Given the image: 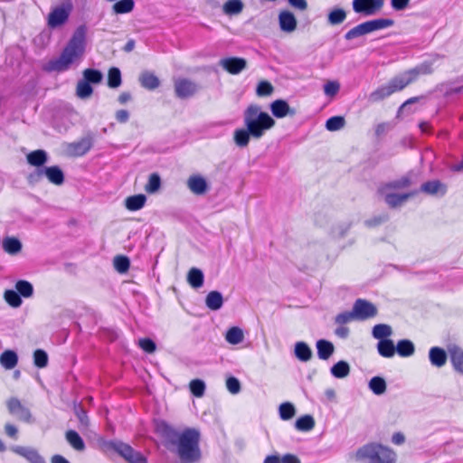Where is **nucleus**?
Instances as JSON below:
<instances>
[{
  "mask_svg": "<svg viewBox=\"0 0 463 463\" xmlns=\"http://www.w3.org/2000/svg\"><path fill=\"white\" fill-rule=\"evenodd\" d=\"M345 120L342 116H334L326 122V128L329 131H337L345 127Z\"/></svg>",
  "mask_w": 463,
  "mask_h": 463,
  "instance_id": "nucleus-57",
  "label": "nucleus"
},
{
  "mask_svg": "<svg viewBox=\"0 0 463 463\" xmlns=\"http://www.w3.org/2000/svg\"><path fill=\"white\" fill-rule=\"evenodd\" d=\"M15 290L19 293L22 298H31L33 295V286L31 282L19 279L15 283Z\"/></svg>",
  "mask_w": 463,
  "mask_h": 463,
  "instance_id": "nucleus-47",
  "label": "nucleus"
},
{
  "mask_svg": "<svg viewBox=\"0 0 463 463\" xmlns=\"http://www.w3.org/2000/svg\"><path fill=\"white\" fill-rule=\"evenodd\" d=\"M17 363L18 355L14 350H5L0 355V364L6 370L14 368Z\"/></svg>",
  "mask_w": 463,
  "mask_h": 463,
  "instance_id": "nucleus-35",
  "label": "nucleus"
},
{
  "mask_svg": "<svg viewBox=\"0 0 463 463\" xmlns=\"http://www.w3.org/2000/svg\"><path fill=\"white\" fill-rule=\"evenodd\" d=\"M356 460L361 463H395V453L380 443H367L355 453Z\"/></svg>",
  "mask_w": 463,
  "mask_h": 463,
  "instance_id": "nucleus-4",
  "label": "nucleus"
},
{
  "mask_svg": "<svg viewBox=\"0 0 463 463\" xmlns=\"http://www.w3.org/2000/svg\"><path fill=\"white\" fill-rule=\"evenodd\" d=\"M315 427V420L313 416L306 414L297 419L295 428L300 431H309Z\"/></svg>",
  "mask_w": 463,
  "mask_h": 463,
  "instance_id": "nucleus-45",
  "label": "nucleus"
},
{
  "mask_svg": "<svg viewBox=\"0 0 463 463\" xmlns=\"http://www.w3.org/2000/svg\"><path fill=\"white\" fill-rule=\"evenodd\" d=\"M355 319L353 310L352 311H345L339 313L335 317V323L338 326H345L347 323H350L352 320Z\"/></svg>",
  "mask_w": 463,
  "mask_h": 463,
  "instance_id": "nucleus-62",
  "label": "nucleus"
},
{
  "mask_svg": "<svg viewBox=\"0 0 463 463\" xmlns=\"http://www.w3.org/2000/svg\"><path fill=\"white\" fill-rule=\"evenodd\" d=\"M3 250L11 255H15L22 250L23 245L19 239L15 237H5L3 240Z\"/></svg>",
  "mask_w": 463,
  "mask_h": 463,
  "instance_id": "nucleus-32",
  "label": "nucleus"
},
{
  "mask_svg": "<svg viewBox=\"0 0 463 463\" xmlns=\"http://www.w3.org/2000/svg\"><path fill=\"white\" fill-rule=\"evenodd\" d=\"M122 83L121 71L118 67H111L108 73V86L111 89L118 88Z\"/></svg>",
  "mask_w": 463,
  "mask_h": 463,
  "instance_id": "nucleus-48",
  "label": "nucleus"
},
{
  "mask_svg": "<svg viewBox=\"0 0 463 463\" xmlns=\"http://www.w3.org/2000/svg\"><path fill=\"white\" fill-rule=\"evenodd\" d=\"M244 126L252 133V137L260 139L267 130L275 126V119L257 104H250L243 112Z\"/></svg>",
  "mask_w": 463,
  "mask_h": 463,
  "instance_id": "nucleus-3",
  "label": "nucleus"
},
{
  "mask_svg": "<svg viewBox=\"0 0 463 463\" xmlns=\"http://www.w3.org/2000/svg\"><path fill=\"white\" fill-rule=\"evenodd\" d=\"M146 202V196L143 194L128 196L125 200V206L128 210L135 212L142 209Z\"/></svg>",
  "mask_w": 463,
  "mask_h": 463,
  "instance_id": "nucleus-34",
  "label": "nucleus"
},
{
  "mask_svg": "<svg viewBox=\"0 0 463 463\" xmlns=\"http://www.w3.org/2000/svg\"><path fill=\"white\" fill-rule=\"evenodd\" d=\"M187 186L192 193L201 195L208 190V184L204 177L199 175H191L187 180Z\"/></svg>",
  "mask_w": 463,
  "mask_h": 463,
  "instance_id": "nucleus-22",
  "label": "nucleus"
},
{
  "mask_svg": "<svg viewBox=\"0 0 463 463\" xmlns=\"http://www.w3.org/2000/svg\"><path fill=\"white\" fill-rule=\"evenodd\" d=\"M219 64L227 72L236 75L246 69L247 61L241 57H228L221 59Z\"/></svg>",
  "mask_w": 463,
  "mask_h": 463,
  "instance_id": "nucleus-15",
  "label": "nucleus"
},
{
  "mask_svg": "<svg viewBox=\"0 0 463 463\" xmlns=\"http://www.w3.org/2000/svg\"><path fill=\"white\" fill-rule=\"evenodd\" d=\"M383 5L378 0H353L352 2L353 10L364 16L375 14Z\"/></svg>",
  "mask_w": 463,
  "mask_h": 463,
  "instance_id": "nucleus-13",
  "label": "nucleus"
},
{
  "mask_svg": "<svg viewBox=\"0 0 463 463\" xmlns=\"http://www.w3.org/2000/svg\"><path fill=\"white\" fill-rule=\"evenodd\" d=\"M205 389V383L202 379H194L189 383V390L194 397H203L204 395Z\"/></svg>",
  "mask_w": 463,
  "mask_h": 463,
  "instance_id": "nucleus-51",
  "label": "nucleus"
},
{
  "mask_svg": "<svg viewBox=\"0 0 463 463\" xmlns=\"http://www.w3.org/2000/svg\"><path fill=\"white\" fill-rule=\"evenodd\" d=\"M317 350V356L321 360H327L335 351L334 345L326 339H319L316 344Z\"/></svg>",
  "mask_w": 463,
  "mask_h": 463,
  "instance_id": "nucleus-29",
  "label": "nucleus"
},
{
  "mask_svg": "<svg viewBox=\"0 0 463 463\" xmlns=\"http://www.w3.org/2000/svg\"><path fill=\"white\" fill-rule=\"evenodd\" d=\"M45 177L51 184L61 185L65 181V175L59 165L45 166L40 169H34L27 176L30 184H35Z\"/></svg>",
  "mask_w": 463,
  "mask_h": 463,
  "instance_id": "nucleus-7",
  "label": "nucleus"
},
{
  "mask_svg": "<svg viewBox=\"0 0 463 463\" xmlns=\"http://www.w3.org/2000/svg\"><path fill=\"white\" fill-rule=\"evenodd\" d=\"M11 450L24 458L30 463H47L44 458L38 452V450L32 447L13 446Z\"/></svg>",
  "mask_w": 463,
  "mask_h": 463,
  "instance_id": "nucleus-16",
  "label": "nucleus"
},
{
  "mask_svg": "<svg viewBox=\"0 0 463 463\" xmlns=\"http://www.w3.org/2000/svg\"><path fill=\"white\" fill-rule=\"evenodd\" d=\"M4 298L12 307H19L22 305V297L15 289H6Z\"/></svg>",
  "mask_w": 463,
  "mask_h": 463,
  "instance_id": "nucleus-54",
  "label": "nucleus"
},
{
  "mask_svg": "<svg viewBox=\"0 0 463 463\" xmlns=\"http://www.w3.org/2000/svg\"><path fill=\"white\" fill-rule=\"evenodd\" d=\"M448 354L442 347L433 346L429 350V360L432 366L440 368L448 360Z\"/></svg>",
  "mask_w": 463,
  "mask_h": 463,
  "instance_id": "nucleus-23",
  "label": "nucleus"
},
{
  "mask_svg": "<svg viewBox=\"0 0 463 463\" xmlns=\"http://www.w3.org/2000/svg\"><path fill=\"white\" fill-rule=\"evenodd\" d=\"M413 173L408 172L402 177L392 180L380 184L381 191L385 193V190H402L410 187L412 184Z\"/></svg>",
  "mask_w": 463,
  "mask_h": 463,
  "instance_id": "nucleus-17",
  "label": "nucleus"
},
{
  "mask_svg": "<svg viewBox=\"0 0 463 463\" xmlns=\"http://www.w3.org/2000/svg\"><path fill=\"white\" fill-rule=\"evenodd\" d=\"M243 331L238 326L229 328L225 335V340L231 345H238L243 341Z\"/></svg>",
  "mask_w": 463,
  "mask_h": 463,
  "instance_id": "nucleus-46",
  "label": "nucleus"
},
{
  "mask_svg": "<svg viewBox=\"0 0 463 463\" xmlns=\"http://www.w3.org/2000/svg\"><path fill=\"white\" fill-rule=\"evenodd\" d=\"M74 411H75V414H76L80 425L83 427H88L90 420H89L87 411L80 406L75 408Z\"/></svg>",
  "mask_w": 463,
  "mask_h": 463,
  "instance_id": "nucleus-64",
  "label": "nucleus"
},
{
  "mask_svg": "<svg viewBox=\"0 0 463 463\" xmlns=\"http://www.w3.org/2000/svg\"><path fill=\"white\" fill-rule=\"evenodd\" d=\"M156 431L162 439L164 447L175 454L180 463H198L201 460L199 430L188 427L180 431L166 421L160 420L156 423Z\"/></svg>",
  "mask_w": 463,
  "mask_h": 463,
  "instance_id": "nucleus-1",
  "label": "nucleus"
},
{
  "mask_svg": "<svg viewBox=\"0 0 463 463\" xmlns=\"http://www.w3.org/2000/svg\"><path fill=\"white\" fill-rule=\"evenodd\" d=\"M9 412L17 417L18 420L30 423L33 421L30 410L24 407L17 398H11L7 402Z\"/></svg>",
  "mask_w": 463,
  "mask_h": 463,
  "instance_id": "nucleus-14",
  "label": "nucleus"
},
{
  "mask_svg": "<svg viewBox=\"0 0 463 463\" xmlns=\"http://www.w3.org/2000/svg\"><path fill=\"white\" fill-rule=\"evenodd\" d=\"M226 387L232 394H237L241 392V383L239 379L234 376H229L226 379Z\"/></svg>",
  "mask_w": 463,
  "mask_h": 463,
  "instance_id": "nucleus-63",
  "label": "nucleus"
},
{
  "mask_svg": "<svg viewBox=\"0 0 463 463\" xmlns=\"http://www.w3.org/2000/svg\"><path fill=\"white\" fill-rule=\"evenodd\" d=\"M377 351L379 354L384 358L393 357L396 353V347L392 339H383L378 341Z\"/></svg>",
  "mask_w": 463,
  "mask_h": 463,
  "instance_id": "nucleus-30",
  "label": "nucleus"
},
{
  "mask_svg": "<svg viewBox=\"0 0 463 463\" xmlns=\"http://www.w3.org/2000/svg\"><path fill=\"white\" fill-rule=\"evenodd\" d=\"M130 266L129 259L127 256L118 255L114 258V267L119 273H125Z\"/></svg>",
  "mask_w": 463,
  "mask_h": 463,
  "instance_id": "nucleus-58",
  "label": "nucleus"
},
{
  "mask_svg": "<svg viewBox=\"0 0 463 463\" xmlns=\"http://www.w3.org/2000/svg\"><path fill=\"white\" fill-rule=\"evenodd\" d=\"M353 312L357 320H365L377 315L376 307L366 299L357 298L353 306Z\"/></svg>",
  "mask_w": 463,
  "mask_h": 463,
  "instance_id": "nucleus-10",
  "label": "nucleus"
},
{
  "mask_svg": "<svg viewBox=\"0 0 463 463\" xmlns=\"http://www.w3.org/2000/svg\"><path fill=\"white\" fill-rule=\"evenodd\" d=\"M270 111L272 115L277 118H282L286 116H294L296 114V109L290 108L288 101L285 99H276L269 105Z\"/></svg>",
  "mask_w": 463,
  "mask_h": 463,
  "instance_id": "nucleus-18",
  "label": "nucleus"
},
{
  "mask_svg": "<svg viewBox=\"0 0 463 463\" xmlns=\"http://www.w3.org/2000/svg\"><path fill=\"white\" fill-rule=\"evenodd\" d=\"M139 82L144 89L148 90H154L160 85L159 79L148 71H145L140 74Z\"/></svg>",
  "mask_w": 463,
  "mask_h": 463,
  "instance_id": "nucleus-28",
  "label": "nucleus"
},
{
  "mask_svg": "<svg viewBox=\"0 0 463 463\" xmlns=\"http://www.w3.org/2000/svg\"><path fill=\"white\" fill-rule=\"evenodd\" d=\"M134 0H118L113 5V11L117 14H128L134 9Z\"/></svg>",
  "mask_w": 463,
  "mask_h": 463,
  "instance_id": "nucleus-50",
  "label": "nucleus"
},
{
  "mask_svg": "<svg viewBox=\"0 0 463 463\" xmlns=\"http://www.w3.org/2000/svg\"><path fill=\"white\" fill-rule=\"evenodd\" d=\"M377 194L383 197L385 203L392 209L402 206L409 198L416 194V192H409L404 194L392 193V190L381 191V186L377 188Z\"/></svg>",
  "mask_w": 463,
  "mask_h": 463,
  "instance_id": "nucleus-11",
  "label": "nucleus"
},
{
  "mask_svg": "<svg viewBox=\"0 0 463 463\" xmlns=\"http://www.w3.org/2000/svg\"><path fill=\"white\" fill-rule=\"evenodd\" d=\"M94 137L92 133H88L78 141L68 145V152L73 156H85L93 146Z\"/></svg>",
  "mask_w": 463,
  "mask_h": 463,
  "instance_id": "nucleus-12",
  "label": "nucleus"
},
{
  "mask_svg": "<svg viewBox=\"0 0 463 463\" xmlns=\"http://www.w3.org/2000/svg\"><path fill=\"white\" fill-rule=\"evenodd\" d=\"M48 354L43 349H36L33 352V364L37 368H44L48 365Z\"/></svg>",
  "mask_w": 463,
  "mask_h": 463,
  "instance_id": "nucleus-56",
  "label": "nucleus"
},
{
  "mask_svg": "<svg viewBox=\"0 0 463 463\" xmlns=\"http://www.w3.org/2000/svg\"><path fill=\"white\" fill-rule=\"evenodd\" d=\"M73 9L71 0H64L61 5L54 7L48 15V25L57 28L63 25L69 19Z\"/></svg>",
  "mask_w": 463,
  "mask_h": 463,
  "instance_id": "nucleus-8",
  "label": "nucleus"
},
{
  "mask_svg": "<svg viewBox=\"0 0 463 463\" xmlns=\"http://www.w3.org/2000/svg\"><path fill=\"white\" fill-rule=\"evenodd\" d=\"M250 137H252V133L246 127L234 130L233 140L239 147L247 146Z\"/></svg>",
  "mask_w": 463,
  "mask_h": 463,
  "instance_id": "nucleus-36",
  "label": "nucleus"
},
{
  "mask_svg": "<svg viewBox=\"0 0 463 463\" xmlns=\"http://www.w3.org/2000/svg\"><path fill=\"white\" fill-rule=\"evenodd\" d=\"M175 94L178 99H185L193 97L199 90V86L186 78H179L175 80Z\"/></svg>",
  "mask_w": 463,
  "mask_h": 463,
  "instance_id": "nucleus-9",
  "label": "nucleus"
},
{
  "mask_svg": "<svg viewBox=\"0 0 463 463\" xmlns=\"http://www.w3.org/2000/svg\"><path fill=\"white\" fill-rule=\"evenodd\" d=\"M448 352L453 369L463 375V349L452 345H449Z\"/></svg>",
  "mask_w": 463,
  "mask_h": 463,
  "instance_id": "nucleus-21",
  "label": "nucleus"
},
{
  "mask_svg": "<svg viewBox=\"0 0 463 463\" xmlns=\"http://www.w3.org/2000/svg\"><path fill=\"white\" fill-rule=\"evenodd\" d=\"M86 33L85 25L76 28L59 58L50 61V70L59 72L68 71L76 60L83 56L86 48Z\"/></svg>",
  "mask_w": 463,
  "mask_h": 463,
  "instance_id": "nucleus-2",
  "label": "nucleus"
},
{
  "mask_svg": "<svg viewBox=\"0 0 463 463\" xmlns=\"http://www.w3.org/2000/svg\"><path fill=\"white\" fill-rule=\"evenodd\" d=\"M274 90L272 84L268 80H261L258 83L256 93L260 97L270 95Z\"/></svg>",
  "mask_w": 463,
  "mask_h": 463,
  "instance_id": "nucleus-60",
  "label": "nucleus"
},
{
  "mask_svg": "<svg viewBox=\"0 0 463 463\" xmlns=\"http://www.w3.org/2000/svg\"><path fill=\"white\" fill-rule=\"evenodd\" d=\"M312 350L309 345L303 341L295 344L294 354L301 362H307L312 358Z\"/></svg>",
  "mask_w": 463,
  "mask_h": 463,
  "instance_id": "nucleus-31",
  "label": "nucleus"
},
{
  "mask_svg": "<svg viewBox=\"0 0 463 463\" xmlns=\"http://www.w3.org/2000/svg\"><path fill=\"white\" fill-rule=\"evenodd\" d=\"M187 282L194 288H200L204 282V275L202 269L192 268L187 273Z\"/></svg>",
  "mask_w": 463,
  "mask_h": 463,
  "instance_id": "nucleus-33",
  "label": "nucleus"
},
{
  "mask_svg": "<svg viewBox=\"0 0 463 463\" xmlns=\"http://www.w3.org/2000/svg\"><path fill=\"white\" fill-rule=\"evenodd\" d=\"M392 334L391 326L387 324H377L373 327L372 335L373 338L382 341L383 339H390Z\"/></svg>",
  "mask_w": 463,
  "mask_h": 463,
  "instance_id": "nucleus-41",
  "label": "nucleus"
},
{
  "mask_svg": "<svg viewBox=\"0 0 463 463\" xmlns=\"http://www.w3.org/2000/svg\"><path fill=\"white\" fill-rule=\"evenodd\" d=\"M346 19V12L341 7H334L327 14V23L330 25H337Z\"/></svg>",
  "mask_w": 463,
  "mask_h": 463,
  "instance_id": "nucleus-43",
  "label": "nucleus"
},
{
  "mask_svg": "<svg viewBox=\"0 0 463 463\" xmlns=\"http://www.w3.org/2000/svg\"><path fill=\"white\" fill-rule=\"evenodd\" d=\"M389 220V214L384 213L378 215H374L370 219L364 221L365 226L368 228H374L385 223Z\"/></svg>",
  "mask_w": 463,
  "mask_h": 463,
  "instance_id": "nucleus-59",
  "label": "nucleus"
},
{
  "mask_svg": "<svg viewBox=\"0 0 463 463\" xmlns=\"http://www.w3.org/2000/svg\"><path fill=\"white\" fill-rule=\"evenodd\" d=\"M396 347V353L402 357H410L415 353V345L409 339L399 340Z\"/></svg>",
  "mask_w": 463,
  "mask_h": 463,
  "instance_id": "nucleus-37",
  "label": "nucleus"
},
{
  "mask_svg": "<svg viewBox=\"0 0 463 463\" xmlns=\"http://www.w3.org/2000/svg\"><path fill=\"white\" fill-rule=\"evenodd\" d=\"M413 82V79L410 76L408 71H403L402 73L393 77L390 81V85L392 89H393V92L401 91L405 87Z\"/></svg>",
  "mask_w": 463,
  "mask_h": 463,
  "instance_id": "nucleus-25",
  "label": "nucleus"
},
{
  "mask_svg": "<svg viewBox=\"0 0 463 463\" xmlns=\"http://www.w3.org/2000/svg\"><path fill=\"white\" fill-rule=\"evenodd\" d=\"M368 388L375 395H382L386 392V381L382 376H373L368 383Z\"/></svg>",
  "mask_w": 463,
  "mask_h": 463,
  "instance_id": "nucleus-40",
  "label": "nucleus"
},
{
  "mask_svg": "<svg viewBox=\"0 0 463 463\" xmlns=\"http://www.w3.org/2000/svg\"><path fill=\"white\" fill-rule=\"evenodd\" d=\"M99 446L104 452H115L128 463H147L146 458L130 445L118 439H101Z\"/></svg>",
  "mask_w": 463,
  "mask_h": 463,
  "instance_id": "nucleus-5",
  "label": "nucleus"
},
{
  "mask_svg": "<svg viewBox=\"0 0 463 463\" xmlns=\"http://www.w3.org/2000/svg\"><path fill=\"white\" fill-rule=\"evenodd\" d=\"M242 9L243 3L241 0H228L223 5V12L229 15L238 14Z\"/></svg>",
  "mask_w": 463,
  "mask_h": 463,
  "instance_id": "nucleus-52",
  "label": "nucleus"
},
{
  "mask_svg": "<svg viewBox=\"0 0 463 463\" xmlns=\"http://www.w3.org/2000/svg\"><path fill=\"white\" fill-rule=\"evenodd\" d=\"M29 165L35 166V169L45 167L49 160L48 153L43 149H37L30 152L26 156Z\"/></svg>",
  "mask_w": 463,
  "mask_h": 463,
  "instance_id": "nucleus-24",
  "label": "nucleus"
},
{
  "mask_svg": "<svg viewBox=\"0 0 463 463\" xmlns=\"http://www.w3.org/2000/svg\"><path fill=\"white\" fill-rule=\"evenodd\" d=\"M222 294L218 290L210 291L205 298L206 307L213 311L220 310L223 306Z\"/></svg>",
  "mask_w": 463,
  "mask_h": 463,
  "instance_id": "nucleus-27",
  "label": "nucleus"
},
{
  "mask_svg": "<svg viewBox=\"0 0 463 463\" xmlns=\"http://www.w3.org/2000/svg\"><path fill=\"white\" fill-rule=\"evenodd\" d=\"M393 24L394 21L389 18H379L366 21L347 31L345 34V39L346 41H351L373 32L391 27Z\"/></svg>",
  "mask_w": 463,
  "mask_h": 463,
  "instance_id": "nucleus-6",
  "label": "nucleus"
},
{
  "mask_svg": "<svg viewBox=\"0 0 463 463\" xmlns=\"http://www.w3.org/2000/svg\"><path fill=\"white\" fill-rule=\"evenodd\" d=\"M420 191L430 195L444 196L447 194V185L439 180H430L420 185Z\"/></svg>",
  "mask_w": 463,
  "mask_h": 463,
  "instance_id": "nucleus-19",
  "label": "nucleus"
},
{
  "mask_svg": "<svg viewBox=\"0 0 463 463\" xmlns=\"http://www.w3.org/2000/svg\"><path fill=\"white\" fill-rule=\"evenodd\" d=\"M93 93L92 86L83 79L80 80L76 87V95L82 99L90 98Z\"/></svg>",
  "mask_w": 463,
  "mask_h": 463,
  "instance_id": "nucleus-49",
  "label": "nucleus"
},
{
  "mask_svg": "<svg viewBox=\"0 0 463 463\" xmlns=\"http://www.w3.org/2000/svg\"><path fill=\"white\" fill-rule=\"evenodd\" d=\"M82 79L90 85L99 84L103 80L102 72L99 70L93 68L85 69L82 72Z\"/></svg>",
  "mask_w": 463,
  "mask_h": 463,
  "instance_id": "nucleus-44",
  "label": "nucleus"
},
{
  "mask_svg": "<svg viewBox=\"0 0 463 463\" xmlns=\"http://www.w3.org/2000/svg\"><path fill=\"white\" fill-rule=\"evenodd\" d=\"M392 93H394L393 89H392L388 82V84L383 85L373 91L369 96V99L373 102H378L391 96Z\"/></svg>",
  "mask_w": 463,
  "mask_h": 463,
  "instance_id": "nucleus-42",
  "label": "nucleus"
},
{
  "mask_svg": "<svg viewBox=\"0 0 463 463\" xmlns=\"http://www.w3.org/2000/svg\"><path fill=\"white\" fill-rule=\"evenodd\" d=\"M330 373L335 378H345L350 373V365L346 361H338L330 368Z\"/></svg>",
  "mask_w": 463,
  "mask_h": 463,
  "instance_id": "nucleus-39",
  "label": "nucleus"
},
{
  "mask_svg": "<svg viewBox=\"0 0 463 463\" xmlns=\"http://www.w3.org/2000/svg\"><path fill=\"white\" fill-rule=\"evenodd\" d=\"M161 187V177L157 173H153L148 177V182L145 186V190L148 194L156 193Z\"/></svg>",
  "mask_w": 463,
  "mask_h": 463,
  "instance_id": "nucleus-55",
  "label": "nucleus"
},
{
  "mask_svg": "<svg viewBox=\"0 0 463 463\" xmlns=\"http://www.w3.org/2000/svg\"><path fill=\"white\" fill-rule=\"evenodd\" d=\"M407 71L414 82L420 75H430L433 72V61H424L414 68Z\"/></svg>",
  "mask_w": 463,
  "mask_h": 463,
  "instance_id": "nucleus-26",
  "label": "nucleus"
},
{
  "mask_svg": "<svg viewBox=\"0 0 463 463\" xmlns=\"http://www.w3.org/2000/svg\"><path fill=\"white\" fill-rule=\"evenodd\" d=\"M138 345L144 352L147 354H152L156 349V342L149 337L140 338L138 340Z\"/></svg>",
  "mask_w": 463,
  "mask_h": 463,
  "instance_id": "nucleus-61",
  "label": "nucleus"
},
{
  "mask_svg": "<svg viewBox=\"0 0 463 463\" xmlns=\"http://www.w3.org/2000/svg\"><path fill=\"white\" fill-rule=\"evenodd\" d=\"M280 30L285 33H292L297 28V19L294 14L288 10H283L279 14Z\"/></svg>",
  "mask_w": 463,
  "mask_h": 463,
  "instance_id": "nucleus-20",
  "label": "nucleus"
},
{
  "mask_svg": "<svg viewBox=\"0 0 463 463\" xmlns=\"http://www.w3.org/2000/svg\"><path fill=\"white\" fill-rule=\"evenodd\" d=\"M65 438L68 443L76 450L82 451L85 449V442L80 434L73 430H67Z\"/></svg>",
  "mask_w": 463,
  "mask_h": 463,
  "instance_id": "nucleus-38",
  "label": "nucleus"
},
{
  "mask_svg": "<svg viewBox=\"0 0 463 463\" xmlns=\"http://www.w3.org/2000/svg\"><path fill=\"white\" fill-rule=\"evenodd\" d=\"M279 413L281 420H288L296 414L295 406L289 402H285L279 405Z\"/></svg>",
  "mask_w": 463,
  "mask_h": 463,
  "instance_id": "nucleus-53",
  "label": "nucleus"
}]
</instances>
